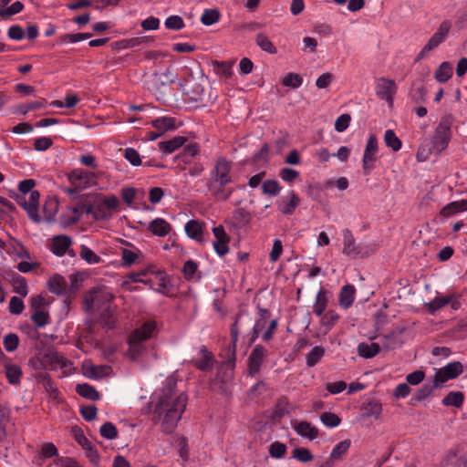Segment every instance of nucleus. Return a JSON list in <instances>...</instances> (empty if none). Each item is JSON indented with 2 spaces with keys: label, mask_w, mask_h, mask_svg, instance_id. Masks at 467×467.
<instances>
[{
  "label": "nucleus",
  "mask_w": 467,
  "mask_h": 467,
  "mask_svg": "<svg viewBox=\"0 0 467 467\" xmlns=\"http://www.w3.org/2000/svg\"><path fill=\"white\" fill-rule=\"evenodd\" d=\"M175 387V379L167 378L154 408V415L161 420V428L165 433L172 432L187 404V396L183 392L177 394Z\"/></svg>",
  "instance_id": "obj_1"
},
{
  "label": "nucleus",
  "mask_w": 467,
  "mask_h": 467,
  "mask_svg": "<svg viewBox=\"0 0 467 467\" xmlns=\"http://www.w3.org/2000/svg\"><path fill=\"white\" fill-rule=\"evenodd\" d=\"M156 327L157 325L155 321L148 320L130 335L129 351L133 359L142 354L145 349L143 342L152 337Z\"/></svg>",
  "instance_id": "obj_2"
},
{
  "label": "nucleus",
  "mask_w": 467,
  "mask_h": 467,
  "mask_svg": "<svg viewBox=\"0 0 467 467\" xmlns=\"http://www.w3.org/2000/svg\"><path fill=\"white\" fill-rule=\"evenodd\" d=\"M453 118L451 115L442 117L435 129L432 139L428 143L431 146L434 154H440L444 150L451 140V128Z\"/></svg>",
  "instance_id": "obj_3"
},
{
  "label": "nucleus",
  "mask_w": 467,
  "mask_h": 467,
  "mask_svg": "<svg viewBox=\"0 0 467 467\" xmlns=\"http://www.w3.org/2000/svg\"><path fill=\"white\" fill-rule=\"evenodd\" d=\"M92 204L93 218L96 221H104L111 217L112 212L119 205V200L115 195L106 197L102 194H93Z\"/></svg>",
  "instance_id": "obj_4"
},
{
  "label": "nucleus",
  "mask_w": 467,
  "mask_h": 467,
  "mask_svg": "<svg viewBox=\"0 0 467 467\" xmlns=\"http://www.w3.org/2000/svg\"><path fill=\"white\" fill-rule=\"evenodd\" d=\"M252 323V318L244 315L243 313H240L236 316L234 323L231 327V349H232V357L229 358L225 362L224 366L227 368V369L233 370L235 366V348L236 343L238 341V337L240 332L243 329L244 325H249Z\"/></svg>",
  "instance_id": "obj_5"
},
{
  "label": "nucleus",
  "mask_w": 467,
  "mask_h": 467,
  "mask_svg": "<svg viewBox=\"0 0 467 467\" xmlns=\"http://www.w3.org/2000/svg\"><path fill=\"white\" fill-rule=\"evenodd\" d=\"M99 172L88 171L83 169H75L68 175V181L71 185H76L78 190H86L91 186L97 185V180Z\"/></svg>",
  "instance_id": "obj_6"
},
{
  "label": "nucleus",
  "mask_w": 467,
  "mask_h": 467,
  "mask_svg": "<svg viewBox=\"0 0 467 467\" xmlns=\"http://www.w3.org/2000/svg\"><path fill=\"white\" fill-rule=\"evenodd\" d=\"M233 180L207 181L206 186L211 196L216 202L227 201L234 192L231 186Z\"/></svg>",
  "instance_id": "obj_7"
},
{
  "label": "nucleus",
  "mask_w": 467,
  "mask_h": 467,
  "mask_svg": "<svg viewBox=\"0 0 467 467\" xmlns=\"http://www.w3.org/2000/svg\"><path fill=\"white\" fill-rule=\"evenodd\" d=\"M92 199L93 194L79 195L75 206L70 208L71 214L69 215L67 223L74 224L78 223L83 214L92 215Z\"/></svg>",
  "instance_id": "obj_8"
},
{
  "label": "nucleus",
  "mask_w": 467,
  "mask_h": 467,
  "mask_svg": "<svg viewBox=\"0 0 467 467\" xmlns=\"http://www.w3.org/2000/svg\"><path fill=\"white\" fill-rule=\"evenodd\" d=\"M463 372V366L459 361H453L448 363L446 366L436 370L433 379L435 380V386H440L450 379H456L459 375Z\"/></svg>",
  "instance_id": "obj_9"
},
{
  "label": "nucleus",
  "mask_w": 467,
  "mask_h": 467,
  "mask_svg": "<svg viewBox=\"0 0 467 467\" xmlns=\"http://www.w3.org/2000/svg\"><path fill=\"white\" fill-rule=\"evenodd\" d=\"M232 162L224 157H219L209 172L207 181L233 180Z\"/></svg>",
  "instance_id": "obj_10"
},
{
  "label": "nucleus",
  "mask_w": 467,
  "mask_h": 467,
  "mask_svg": "<svg viewBox=\"0 0 467 467\" xmlns=\"http://www.w3.org/2000/svg\"><path fill=\"white\" fill-rule=\"evenodd\" d=\"M266 356L267 350L264 346L259 344L254 346L247 360L248 375L250 377H254L259 374Z\"/></svg>",
  "instance_id": "obj_11"
},
{
  "label": "nucleus",
  "mask_w": 467,
  "mask_h": 467,
  "mask_svg": "<svg viewBox=\"0 0 467 467\" xmlns=\"http://www.w3.org/2000/svg\"><path fill=\"white\" fill-rule=\"evenodd\" d=\"M72 244V239L68 235H55L51 239L50 251L59 257L64 256L67 254L71 257H75L76 253L74 250L70 249Z\"/></svg>",
  "instance_id": "obj_12"
},
{
  "label": "nucleus",
  "mask_w": 467,
  "mask_h": 467,
  "mask_svg": "<svg viewBox=\"0 0 467 467\" xmlns=\"http://www.w3.org/2000/svg\"><path fill=\"white\" fill-rule=\"evenodd\" d=\"M113 299L112 294L107 289H94L86 296L85 302L88 308H104Z\"/></svg>",
  "instance_id": "obj_13"
},
{
  "label": "nucleus",
  "mask_w": 467,
  "mask_h": 467,
  "mask_svg": "<svg viewBox=\"0 0 467 467\" xmlns=\"http://www.w3.org/2000/svg\"><path fill=\"white\" fill-rule=\"evenodd\" d=\"M343 234L344 247L342 253L349 257H364L368 255L367 252L363 251L361 244H356L353 234L350 230L345 229Z\"/></svg>",
  "instance_id": "obj_14"
},
{
  "label": "nucleus",
  "mask_w": 467,
  "mask_h": 467,
  "mask_svg": "<svg viewBox=\"0 0 467 467\" xmlns=\"http://www.w3.org/2000/svg\"><path fill=\"white\" fill-rule=\"evenodd\" d=\"M28 196L18 197V203L26 211L28 216L36 223L40 222L38 215L39 192L34 191L27 194Z\"/></svg>",
  "instance_id": "obj_15"
},
{
  "label": "nucleus",
  "mask_w": 467,
  "mask_h": 467,
  "mask_svg": "<svg viewBox=\"0 0 467 467\" xmlns=\"http://www.w3.org/2000/svg\"><path fill=\"white\" fill-rule=\"evenodd\" d=\"M42 364L49 369L56 370L61 368L67 370L71 362L68 361L64 356L57 351L49 349L42 357Z\"/></svg>",
  "instance_id": "obj_16"
},
{
  "label": "nucleus",
  "mask_w": 467,
  "mask_h": 467,
  "mask_svg": "<svg viewBox=\"0 0 467 467\" xmlns=\"http://www.w3.org/2000/svg\"><path fill=\"white\" fill-rule=\"evenodd\" d=\"M376 94L389 105L393 103V96L397 91L395 81L385 78H379L376 83Z\"/></svg>",
  "instance_id": "obj_17"
},
{
  "label": "nucleus",
  "mask_w": 467,
  "mask_h": 467,
  "mask_svg": "<svg viewBox=\"0 0 467 467\" xmlns=\"http://www.w3.org/2000/svg\"><path fill=\"white\" fill-rule=\"evenodd\" d=\"M299 203L300 199L294 191H287L276 201L278 210L285 215L293 214Z\"/></svg>",
  "instance_id": "obj_18"
},
{
  "label": "nucleus",
  "mask_w": 467,
  "mask_h": 467,
  "mask_svg": "<svg viewBox=\"0 0 467 467\" xmlns=\"http://www.w3.org/2000/svg\"><path fill=\"white\" fill-rule=\"evenodd\" d=\"M378 152V139L375 135H369L365 148L362 162L365 173H368L374 167L376 153Z\"/></svg>",
  "instance_id": "obj_19"
},
{
  "label": "nucleus",
  "mask_w": 467,
  "mask_h": 467,
  "mask_svg": "<svg viewBox=\"0 0 467 467\" xmlns=\"http://www.w3.org/2000/svg\"><path fill=\"white\" fill-rule=\"evenodd\" d=\"M213 233L215 237L213 244V249L220 257H223L229 252L228 244L230 242V237L222 225L213 227Z\"/></svg>",
  "instance_id": "obj_20"
},
{
  "label": "nucleus",
  "mask_w": 467,
  "mask_h": 467,
  "mask_svg": "<svg viewBox=\"0 0 467 467\" xmlns=\"http://www.w3.org/2000/svg\"><path fill=\"white\" fill-rule=\"evenodd\" d=\"M131 248H122L120 250L121 265L123 267H130L136 264H141L144 260L143 253L130 244Z\"/></svg>",
  "instance_id": "obj_21"
},
{
  "label": "nucleus",
  "mask_w": 467,
  "mask_h": 467,
  "mask_svg": "<svg viewBox=\"0 0 467 467\" xmlns=\"http://www.w3.org/2000/svg\"><path fill=\"white\" fill-rule=\"evenodd\" d=\"M260 317L255 320L250 338L248 340L249 345H252L260 336L262 331L265 328L267 325V320L270 317V312L265 308H259Z\"/></svg>",
  "instance_id": "obj_22"
},
{
  "label": "nucleus",
  "mask_w": 467,
  "mask_h": 467,
  "mask_svg": "<svg viewBox=\"0 0 467 467\" xmlns=\"http://www.w3.org/2000/svg\"><path fill=\"white\" fill-rule=\"evenodd\" d=\"M293 429L298 435L307 438L311 441L315 440L319 435L318 430L310 422L306 420L294 422Z\"/></svg>",
  "instance_id": "obj_23"
},
{
  "label": "nucleus",
  "mask_w": 467,
  "mask_h": 467,
  "mask_svg": "<svg viewBox=\"0 0 467 467\" xmlns=\"http://www.w3.org/2000/svg\"><path fill=\"white\" fill-rule=\"evenodd\" d=\"M8 277L14 292L21 296H26L28 294V288L26 278L13 271L8 274Z\"/></svg>",
  "instance_id": "obj_24"
},
{
  "label": "nucleus",
  "mask_w": 467,
  "mask_h": 467,
  "mask_svg": "<svg viewBox=\"0 0 467 467\" xmlns=\"http://www.w3.org/2000/svg\"><path fill=\"white\" fill-rule=\"evenodd\" d=\"M148 230L150 231L154 235L163 237L170 234L171 227V224L164 219L155 218L150 223Z\"/></svg>",
  "instance_id": "obj_25"
},
{
  "label": "nucleus",
  "mask_w": 467,
  "mask_h": 467,
  "mask_svg": "<svg viewBox=\"0 0 467 467\" xmlns=\"http://www.w3.org/2000/svg\"><path fill=\"white\" fill-rule=\"evenodd\" d=\"M356 289L353 285H344L339 293L338 301L341 307L349 308L355 300Z\"/></svg>",
  "instance_id": "obj_26"
},
{
  "label": "nucleus",
  "mask_w": 467,
  "mask_h": 467,
  "mask_svg": "<svg viewBox=\"0 0 467 467\" xmlns=\"http://www.w3.org/2000/svg\"><path fill=\"white\" fill-rule=\"evenodd\" d=\"M467 211V201H454L446 204L440 212V216L443 218L451 217L459 212Z\"/></svg>",
  "instance_id": "obj_27"
},
{
  "label": "nucleus",
  "mask_w": 467,
  "mask_h": 467,
  "mask_svg": "<svg viewBox=\"0 0 467 467\" xmlns=\"http://www.w3.org/2000/svg\"><path fill=\"white\" fill-rule=\"evenodd\" d=\"M186 141V138L182 136H177L174 137L169 140L166 141H161L159 142V149L164 153V154H171L174 152L176 150H178L180 147H182Z\"/></svg>",
  "instance_id": "obj_28"
},
{
  "label": "nucleus",
  "mask_w": 467,
  "mask_h": 467,
  "mask_svg": "<svg viewBox=\"0 0 467 467\" xmlns=\"http://www.w3.org/2000/svg\"><path fill=\"white\" fill-rule=\"evenodd\" d=\"M36 380L39 384L43 386L45 390L48 392L52 398H57L58 393L57 388L48 373H38V375L36 376Z\"/></svg>",
  "instance_id": "obj_29"
},
{
  "label": "nucleus",
  "mask_w": 467,
  "mask_h": 467,
  "mask_svg": "<svg viewBox=\"0 0 467 467\" xmlns=\"http://www.w3.org/2000/svg\"><path fill=\"white\" fill-rule=\"evenodd\" d=\"M379 351H380L379 343L362 342V343H359L358 346V353L360 357H362L364 358H372L377 354H379Z\"/></svg>",
  "instance_id": "obj_30"
},
{
  "label": "nucleus",
  "mask_w": 467,
  "mask_h": 467,
  "mask_svg": "<svg viewBox=\"0 0 467 467\" xmlns=\"http://www.w3.org/2000/svg\"><path fill=\"white\" fill-rule=\"evenodd\" d=\"M67 288V281L61 275H56L48 280V289L51 293L63 295L66 293Z\"/></svg>",
  "instance_id": "obj_31"
},
{
  "label": "nucleus",
  "mask_w": 467,
  "mask_h": 467,
  "mask_svg": "<svg viewBox=\"0 0 467 467\" xmlns=\"http://www.w3.org/2000/svg\"><path fill=\"white\" fill-rule=\"evenodd\" d=\"M202 356L200 359L196 360L195 366L202 371H209L213 368L214 358L212 353L208 352L205 347L202 348Z\"/></svg>",
  "instance_id": "obj_32"
},
{
  "label": "nucleus",
  "mask_w": 467,
  "mask_h": 467,
  "mask_svg": "<svg viewBox=\"0 0 467 467\" xmlns=\"http://www.w3.org/2000/svg\"><path fill=\"white\" fill-rule=\"evenodd\" d=\"M453 73V68L451 63L442 62L435 72L434 78L440 83L448 81Z\"/></svg>",
  "instance_id": "obj_33"
},
{
  "label": "nucleus",
  "mask_w": 467,
  "mask_h": 467,
  "mask_svg": "<svg viewBox=\"0 0 467 467\" xmlns=\"http://www.w3.org/2000/svg\"><path fill=\"white\" fill-rule=\"evenodd\" d=\"M78 395L90 400H98L100 397L98 390L88 383L78 384L76 388Z\"/></svg>",
  "instance_id": "obj_34"
},
{
  "label": "nucleus",
  "mask_w": 467,
  "mask_h": 467,
  "mask_svg": "<svg viewBox=\"0 0 467 467\" xmlns=\"http://www.w3.org/2000/svg\"><path fill=\"white\" fill-rule=\"evenodd\" d=\"M464 401V395L461 391H451L441 400L442 405L460 408Z\"/></svg>",
  "instance_id": "obj_35"
},
{
  "label": "nucleus",
  "mask_w": 467,
  "mask_h": 467,
  "mask_svg": "<svg viewBox=\"0 0 467 467\" xmlns=\"http://www.w3.org/2000/svg\"><path fill=\"white\" fill-rule=\"evenodd\" d=\"M151 124L161 134L166 130L175 129V119L171 117L157 118L151 121Z\"/></svg>",
  "instance_id": "obj_36"
},
{
  "label": "nucleus",
  "mask_w": 467,
  "mask_h": 467,
  "mask_svg": "<svg viewBox=\"0 0 467 467\" xmlns=\"http://www.w3.org/2000/svg\"><path fill=\"white\" fill-rule=\"evenodd\" d=\"M5 368V377L8 382L12 385H18L22 377V370L20 367L16 364H7Z\"/></svg>",
  "instance_id": "obj_37"
},
{
  "label": "nucleus",
  "mask_w": 467,
  "mask_h": 467,
  "mask_svg": "<svg viewBox=\"0 0 467 467\" xmlns=\"http://www.w3.org/2000/svg\"><path fill=\"white\" fill-rule=\"evenodd\" d=\"M327 306V292L325 289L320 288L316 296V303L314 305V313L317 317L324 315V312Z\"/></svg>",
  "instance_id": "obj_38"
},
{
  "label": "nucleus",
  "mask_w": 467,
  "mask_h": 467,
  "mask_svg": "<svg viewBox=\"0 0 467 467\" xmlns=\"http://www.w3.org/2000/svg\"><path fill=\"white\" fill-rule=\"evenodd\" d=\"M444 41H445V38L443 36H441V35H439L437 32H435L431 36V38L429 39L427 44L424 46V47L421 49V51L420 52V54L418 56V59L422 58L423 56L425 55V53L432 51L433 49L438 47Z\"/></svg>",
  "instance_id": "obj_39"
},
{
  "label": "nucleus",
  "mask_w": 467,
  "mask_h": 467,
  "mask_svg": "<svg viewBox=\"0 0 467 467\" xmlns=\"http://www.w3.org/2000/svg\"><path fill=\"white\" fill-rule=\"evenodd\" d=\"M256 45L264 51L269 54H275L277 52L276 47L264 33H259L255 36Z\"/></svg>",
  "instance_id": "obj_40"
},
{
  "label": "nucleus",
  "mask_w": 467,
  "mask_h": 467,
  "mask_svg": "<svg viewBox=\"0 0 467 467\" xmlns=\"http://www.w3.org/2000/svg\"><path fill=\"white\" fill-rule=\"evenodd\" d=\"M79 256L89 265L99 264L102 259L85 244L80 245Z\"/></svg>",
  "instance_id": "obj_41"
},
{
  "label": "nucleus",
  "mask_w": 467,
  "mask_h": 467,
  "mask_svg": "<svg viewBox=\"0 0 467 467\" xmlns=\"http://www.w3.org/2000/svg\"><path fill=\"white\" fill-rule=\"evenodd\" d=\"M384 141L387 147L398 151L401 149L402 142L392 130H387L384 133Z\"/></svg>",
  "instance_id": "obj_42"
},
{
  "label": "nucleus",
  "mask_w": 467,
  "mask_h": 467,
  "mask_svg": "<svg viewBox=\"0 0 467 467\" xmlns=\"http://www.w3.org/2000/svg\"><path fill=\"white\" fill-rule=\"evenodd\" d=\"M184 229L187 235L192 239L198 240L202 234V227L201 223L195 220L187 222Z\"/></svg>",
  "instance_id": "obj_43"
},
{
  "label": "nucleus",
  "mask_w": 467,
  "mask_h": 467,
  "mask_svg": "<svg viewBox=\"0 0 467 467\" xmlns=\"http://www.w3.org/2000/svg\"><path fill=\"white\" fill-rule=\"evenodd\" d=\"M148 36H141V37H132L130 39H123L120 41H118L115 43V47L117 49H128L132 48L135 47H138L141 45L142 43L148 41Z\"/></svg>",
  "instance_id": "obj_44"
},
{
  "label": "nucleus",
  "mask_w": 467,
  "mask_h": 467,
  "mask_svg": "<svg viewBox=\"0 0 467 467\" xmlns=\"http://www.w3.org/2000/svg\"><path fill=\"white\" fill-rule=\"evenodd\" d=\"M262 193L269 196H276L282 187L276 180H266L262 182Z\"/></svg>",
  "instance_id": "obj_45"
},
{
  "label": "nucleus",
  "mask_w": 467,
  "mask_h": 467,
  "mask_svg": "<svg viewBox=\"0 0 467 467\" xmlns=\"http://www.w3.org/2000/svg\"><path fill=\"white\" fill-rule=\"evenodd\" d=\"M292 457L303 463L312 462L314 459L312 452L304 447L295 448L292 451Z\"/></svg>",
  "instance_id": "obj_46"
},
{
  "label": "nucleus",
  "mask_w": 467,
  "mask_h": 467,
  "mask_svg": "<svg viewBox=\"0 0 467 467\" xmlns=\"http://www.w3.org/2000/svg\"><path fill=\"white\" fill-rule=\"evenodd\" d=\"M286 445L277 441L271 443L268 449L270 456L275 459L284 458L286 453Z\"/></svg>",
  "instance_id": "obj_47"
},
{
  "label": "nucleus",
  "mask_w": 467,
  "mask_h": 467,
  "mask_svg": "<svg viewBox=\"0 0 467 467\" xmlns=\"http://www.w3.org/2000/svg\"><path fill=\"white\" fill-rule=\"evenodd\" d=\"M91 36V33L64 34L59 36V43H77L82 40L88 39Z\"/></svg>",
  "instance_id": "obj_48"
},
{
  "label": "nucleus",
  "mask_w": 467,
  "mask_h": 467,
  "mask_svg": "<svg viewBox=\"0 0 467 467\" xmlns=\"http://www.w3.org/2000/svg\"><path fill=\"white\" fill-rule=\"evenodd\" d=\"M325 354V350L322 347L317 346L306 356V364L308 367H314L317 365Z\"/></svg>",
  "instance_id": "obj_49"
},
{
  "label": "nucleus",
  "mask_w": 467,
  "mask_h": 467,
  "mask_svg": "<svg viewBox=\"0 0 467 467\" xmlns=\"http://www.w3.org/2000/svg\"><path fill=\"white\" fill-rule=\"evenodd\" d=\"M220 13L217 9H205L201 16V22L205 26H212L218 22Z\"/></svg>",
  "instance_id": "obj_50"
},
{
  "label": "nucleus",
  "mask_w": 467,
  "mask_h": 467,
  "mask_svg": "<svg viewBox=\"0 0 467 467\" xmlns=\"http://www.w3.org/2000/svg\"><path fill=\"white\" fill-rule=\"evenodd\" d=\"M100 435L107 440H114L118 437L116 426L109 421L105 422L99 429Z\"/></svg>",
  "instance_id": "obj_51"
},
{
  "label": "nucleus",
  "mask_w": 467,
  "mask_h": 467,
  "mask_svg": "<svg viewBox=\"0 0 467 467\" xmlns=\"http://www.w3.org/2000/svg\"><path fill=\"white\" fill-rule=\"evenodd\" d=\"M123 157L130 163V165L137 167L142 164L141 157L137 150L134 148H126L124 150Z\"/></svg>",
  "instance_id": "obj_52"
},
{
  "label": "nucleus",
  "mask_w": 467,
  "mask_h": 467,
  "mask_svg": "<svg viewBox=\"0 0 467 467\" xmlns=\"http://www.w3.org/2000/svg\"><path fill=\"white\" fill-rule=\"evenodd\" d=\"M350 441L349 440H344L340 442H338L331 451L330 458L333 460L340 459L343 454H345L349 447H350Z\"/></svg>",
  "instance_id": "obj_53"
},
{
  "label": "nucleus",
  "mask_w": 467,
  "mask_h": 467,
  "mask_svg": "<svg viewBox=\"0 0 467 467\" xmlns=\"http://www.w3.org/2000/svg\"><path fill=\"white\" fill-rule=\"evenodd\" d=\"M31 319L37 327H44L50 321L48 313L44 310L33 311Z\"/></svg>",
  "instance_id": "obj_54"
},
{
  "label": "nucleus",
  "mask_w": 467,
  "mask_h": 467,
  "mask_svg": "<svg viewBox=\"0 0 467 467\" xmlns=\"http://www.w3.org/2000/svg\"><path fill=\"white\" fill-rule=\"evenodd\" d=\"M24 9V4L20 1H16L12 4L9 7L0 8V17L7 18L14 15L20 13Z\"/></svg>",
  "instance_id": "obj_55"
},
{
  "label": "nucleus",
  "mask_w": 467,
  "mask_h": 467,
  "mask_svg": "<svg viewBox=\"0 0 467 467\" xmlns=\"http://www.w3.org/2000/svg\"><path fill=\"white\" fill-rule=\"evenodd\" d=\"M320 420L325 426L328 428L337 427L341 422L340 418L332 412L322 413L320 416Z\"/></svg>",
  "instance_id": "obj_56"
},
{
  "label": "nucleus",
  "mask_w": 467,
  "mask_h": 467,
  "mask_svg": "<svg viewBox=\"0 0 467 467\" xmlns=\"http://www.w3.org/2000/svg\"><path fill=\"white\" fill-rule=\"evenodd\" d=\"M440 388L435 386V380L433 379L432 384L426 383L420 389H419L415 394V400L418 401L423 400L431 394L433 389Z\"/></svg>",
  "instance_id": "obj_57"
},
{
  "label": "nucleus",
  "mask_w": 467,
  "mask_h": 467,
  "mask_svg": "<svg viewBox=\"0 0 467 467\" xmlns=\"http://www.w3.org/2000/svg\"><path fill=\"white\" fill-rule=\"evenodd\" d=\"M164 25L171 30H180L184 27V21L179 16H170L166 18Z\"/></svg>",
  "instance_id": "obj_58"
},
{
  "label": "nucleus",
  "mask_w": 467,
  "mask_h": 467,
  "mask_svg": "<svg viewBox=\"0 0 467 467\" xmlns=\"http://www.w3.org/2000/svg\"><path fill=\"white\" fill-rule=\"evenodd\" d=\"M19 338L16 334L10 333L5 336L3 344L4 348L7 352H13L17 348Z\"/></svg>",
  "instance_id": "obj_59"
},
{
  "label": "nucleus",
  "mask_w": 467,
  "mask_h": 467,
  "mask_svg": "<svg viewBox=\"0 0 467 467\" xmlns=\"http://www.w3.org/2000/svg\"><path fill=\"white\" fill-rule=\"evenodd\" d=\"M303 83V78L296 73H288L283 78V85L285 87H291L293 88H299Z\"/></svg>",
  "instance_id": "obj_60"
},
{
  "label": "nucleus",
  "mask_w": 467,
  "mask_h": 467,
  "mask_svg": "<svg viewBox=\"0 0 467 467\" xmlns=\"http://www.w3.org/2000/svg\"><path fill=\"white\" fill-rule=\"evenodd\" d=\"M73 436L76 441L85 450L92 445L91 441L84 435L81 429L74 427L72 429Z\"/></svg>",
  "instance_id": "obj_61"
},
{
  "label": "nucleus",
  "mask_w": 467,
  "mask_h": 467,
  "mask_svg": "<svg viewBox=\"0 0 467 467\" xmlns=\"http://www.w3.org/2000/svg\"><path fill=\"white\" fill-rule=\"evenodd\" d=\"M450 301V297L437 296L428 304L429 310L430 312L433 313L448 305Z\"/></svg>",
  "instance_id": "obj_62"
},
{
  "label": "nucleus",
  "mask_w": 467,
  "mask_h": 467,
  "mask_svg": "<svg viewBox=\"0 0 467 467\" xmlns=\"http://www.w3.org/2000/svg\"><path fill=\"white\" fill-rule=\"evenodd\" d=\"M24 302L23 300L18 296H12L9 301V312L14 315H19L24 310Z\"/></svg>",
  "instance_id": "obj_63"
},
{
  "label": "nucleus",
  "mask_w": 467,
  "mask_h": 467,
  "mask_svg": "<svg viewBox=\"0 0 467 467\" xmlns=\"http://www.w3.org/2000/svg\"><path fill=\"white\" fill-rule=\"evenodd\" d=\"M280 178L289 183H292L298 176L299 172L291 168H282L279 171Z\"/></svg>",
  "instance_id": "obj_64"
}]
</instances>
